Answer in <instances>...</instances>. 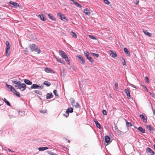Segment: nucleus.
Segmentation results:
<instances>
[{
  "label": "nucleus",
  "mask_w": 155,
  "mask_h": 155,
  "mask_svg": "<svg viewBox=\"0 0 155 155\" xmlns=\"http://www.w3.org/2000/svg\"><path fill=\"white\" fill-rule=\"evenodd\" d=\"M7 101V100L5 98H4V102H5L6 101Z\"/></svg>",
  "instance_id": "nucleus-59"
},
{
  "label": "nucleus",
  "mask_w": 155,
  "mask_h": 155,
  "mask_svg": "<svg viewBox=\"0 0 155 155\" xmlns=\"http://www.w3.org/2000/svg\"><path fill=\"white\" fill-rule=\"evenodd\" d=\"M103 0L104 1V2H105V0Z\"/></svg>",
  "instance_id": "nucleus-64"
},
{
  "label": "nucleus",
  "mask_w": 155,
  "mask_h": 155,
  "mask_svg": "<svg viewBox=\"0 0 155 155\" xmlns=\"http://www.w3.org/2000/svg\"><path fill=\"white\" fill-rule=\"evenodd\" d=\"M143 32L145 35H148L149 36H151L152 35L151 33L149 32L146 30H143Z\"/></svg>",
  "instance_id": "nucleus-29"
},
{
  "label": "nucleus",
  "mask_w": 155,
  "mask_h": 155,
  "mask_svg": "<svg viewBox=\"0 0 155 155\" xmlns=\"http://www.w3.org/2000/svg\"><path fill=\"white\" fill-rule=\"evenodd\" d=\"M59 54L61 55L62 57L64 58L65 60L68 62V64L69 65L70 64L67 55L65 53L62 51H60L59 52Z\"/></svg>",
  "instance_id": "nucleus-4"
},
{
  "label": "nucleus",
  "mask_w": 155,
  "mask_h": 155,
  "mask_svg": "<svg viewBox=\"0 0 155 155\" xmlns=\"http://www.w3.org/2000/svg\"><path fill=\"white\" fill-rule=\"evenodd\" d=\"M73 109L72 107H69L66 110V113L67 114H68L70 113H71L73 112Z\"/></svg>",
  "instance_id": "nucleus-15"
},
{
  "label": "nucleus",
  "mask_w": 155,
  "mask_h": 155,
  "mask_svg": "<svg viewBox=\"0 0 155 155\" xmlns=\"http://www.w3.org/2000/svg\"><path fill=\"white\" fill-rule=\"evenodd\" d=\"M145 81L146 82L148 83L149 82V80L147 76L145 77Z\"/></svg>",
  "instance_id": "nucleus-44"
},
{
  "label": "nucleus",
  "mask_w": 155,
  "mask_h": 155,
  "mask_svg": "<svg viewBox=\"0 0 155 155\" xmlns=\"http://www.w3.org/2000/svg\"><path fill=\"white\" fill-rule=\"evenodd\" d=\"M139 116L142 119L143 122L145 123H147V117L145 114L140 115Z\"/></svg>",
  "instance_id": "nucleus-6"
},
{
  "label": "nucleus",
  "mask_w": 155,
  "mask_h": 155,
  "mask_svg": "<svg viewBox=\"0 0 155 155\" xmlns=\"http://www.w3.org/2000/svg\"><path fill=\"white\" fill-rule=\"evenodd\" d=\"M55 58L57 59V61L63 64H64V61L63 60H62L61 58H57V57H55Z\"/></svg>",
  "instance_id": "nucleus-22"
},
{
  "label": "nucleus",
  "mask_w": 155,
  "mask_h": 155,
  "mask_svg": "<svg viewBox=\"0 0 155 155\" xmlns=\"http://www.w3.org/2000/svg\"><path fill=\"white\" fill-rule=\"evenodd\" d=\"M19 114L20 115H21L22 116L23 115L22 114H24V113L23 112H20V111H19Z\"/></svg>",
  "instance_id": "nucleus-50"
},
{
  "label": "nucleus",
  "mask_w": 155,
  "mask_h": 155,
  "mask_svg": "<svg viewBox=\"0 0 155 155\" xmlns=\"http://www.w3.org/2000/svg\"><path fill=\"white\" fill-rule=\"evenodd\" d=\"M138 130L143 133H145V130L143 129L142 127H139L137 129Z\"/></svg>",
  "instance_id": "nucleus-23"
},
{
  "label": "nucleus",
  "mask_w": 155,
  "mask_h": 155,
  "mask_svg": "<svg viewBox=\"0 0 155 155\" xmlns=\"http://www.w3.org/2000/svg\"><path fill=\"white\" fill-rule=\"evenodd\" d=\"M126 122L127 127H129L131 126L132 125V124L131 123L128 122L127 120H126Z\"/></svg>",
  "instance_id": "nucleus-36"
},
{
  "label": "nucleus",
  "mask_w": 155,
  "mask_h": 155,
  "mask_svg": "<svg viewBox=\"0 0 155 155\" xmlns=\"http://www.w3.org/2000/svg\"><path fill=\"white\" fill-rule=\"evenodd\" d=\"M12 82L15 84V87L19 89L21 91H23L26 89L27 86L25 84H21V81H17L15 80H12Z\"/></svg>",
  "instance_id": "nucleus-1"
},
{
  "label": "nucleus",
  "mask_w": 155,
  "mask_h": 155,
  "mask_svg": "<svg viewBox=\"0 0 155 155\" xmlns=\"http://www.w3.org/2000/svg\"><path fill=\"white\" fill-rule=\"evenodd\" d=\"M52 155H58L53 153V154H52Z\"/></svg>",
  "instance_id": "nucleus-60"
},
{
  "label": "nucleus",
  "mask_w": 155,
  "mask_h": 155,
  "mask_svg": "<svg viewBox=\"0 0 155 155\" xmlns=\"http://www.w3.org/2000/svg\"><path fill=\"white\" fill-rule=\"evenodd\" d=\"M110 55L113 58H115L117 57V54L115 52L113 51L110 50L109 51Z\"/></svg>",
  "instance_id": "nucleus-8"
},
{
  "label": "nucleus",
  "mask_w": 155,
  "mask_h": 155,
  "mask_svg": "<svg viewBox=\"0 0 155 155\" xmlns=\"http://www.w3.org/2000/svg\"><path fill=\"white\" fill-rule=\"evenodd\" d=\"M146 128L150 131L151 133H153V130L151 125L147 126Z\"/></svg>",
  "instance_id": "nucleus-18"
},
{
  "label": "nucleus",
  "mask_w": 155,
  "mask_h": 155,
  "mask_svg": "<svg viewBox=\"0 0 155 155\" xmlns=\"http://www.w3.org/2000/svg\"><path fill=\"white\" fill-rule=\"evenodd\" d=\"M5 44L6 45L5 53L6 54H9L10 53V44L8 41H6Z\"/></svg>",
  "instance_id": "nucleus-5"
},
{
  "label": "nucleus",
  "mask_w": 155,
  "mask_h": 155,
  "mask_svg": "<svg viewBox=\"0 0 155 155\" xmlns=\"http://www.w3.org/2000/svg\"><path fill=\"white\" fill-rule=\"evenodd\" d=\"M94 121L97 127L101 129V126L100 124L97 121L94 120Z\"/></svg>",
  "instance_id": "nucleus-27"
},
{
  "label": "nucleus",
  "mask_w": 155,
  "mask_h": 155,
  "mask_svg": "<svg viewBox=\"0 0 155 155\" xmlns=\"http://www.w3.org/2000/svg\"><path fill=\"white\" fill-rule=\"evenodd\" d=\"M38 17H39L40 19L44 21H45L46 20V19L44 17V15L42 14L39 15Z\"/></svg>",
  "instance_id": "nucleus-25"
},
{
  "label": "nucleus",
  "mask_w": 155,
  "mask_h": 155,
  "mask_svg": "<svg viewBox=\"0 0 155 155\" xmlns=\"http://www.w3.org/2000/svg\"><path fill=\"white\" fill-rule=\"evenodd\" d=\"M8 150L9 151H11V150L10 149H9V148H8Z\"/></svg>",
  "instance_id": "nucleus-62"
},
{
  "label": "nucleus",
  "mask_w": 155,
  "mask_h": 155,
  "mask_svg": "<svg viewBox=\"0 0 155 155\" xmlns=\"http://www.w3.org/2000/svg\"><path fill=\"white\" fill-rule=\"evenodd\" d=\"M45 71L48 73H55L54 71L51 70L49 68L47 67H46L45 68Z\"/></svg>",
  "instance_id": "nucleus-14"
},
{
  "label": "nucleus",
  "mask_w": 155,
  "mask_h": 155,
  "mask_svg": "<svg viewBox=\"0 0 155 155\" xmlns=\"http://www.w3.org/2000/svg\"><path fill=\"white\" fill-rule=\"evenodd\" d=\"M91 54L93 56L95 57H96L97 58L98 57H99V55L98 54H95V53H93L91 52Z\"/></svg>",
  "instance_id": "nucleus-33"
},
{
  "label": "nucleus",
  "mask_w": 155,
  "mask_h": 155,
  "mask_svg": "<svg viewBox=\"0 0 155 155\" xmlns=\"http://www.w3.org/2000/svg\"><path fill=\"white\" fill-rule=\"evenodd\" d=\"M153 147H154V149H155V145H153Z\"/></svg>",
  "instance_id": "nucleus-63"
},
{
  "label": "nucleus",
  "mask_w": 155,
  "mask_h": 155,
  "mask_svg": "<svg viewBox=\"0 0 155 155\" xmlns=\"http://www.w3.org/2000/svg\"><path fill=\"white\" fill-rule=\"evenodd\" d=\"M53 92L56 97H58V94L57 91L56 90H54L53 91Z\"/></svg>",
  "instance_id": "nucleus-38"
},
{
  "label": "nucleus",
  "mask_w": 155,
  "mask_h": 155,
  "mask_svg": "<svg viewBox=\"0 0 155 155\" xmlns=\"http://www.w3.org/2000/svg\"><path fill=\"white\" fill-rule=\"evenodd\" d=\"M84 12L86 15H90V14L88 9L87 8L84 9Z\"/></svg>",
  "instance_id": "nucleus-28"
},
{
  "label": "nucleus",
  "mask_w": 155,
  "mask_h": 155,
  "mask_svg": "<svg viewBox=\"0 0 155 155\" xmlns=\"http://www.w3.org/2000/svg\"><path fill=\"white\" fill-rule=\"evenodd\" d=\"M46 110H40V112L42 114L45 113H46Z\"/></svg>",
  "instance_id": "nucleus-43"
},
{
  "label": "nucleus",
  "mask_w": 155,
  "mask_h": 155,
  "mask_svg": "<svg viewBox=\"0 0 155 155\" xmlns=\"http://www.w3.org/2000/svg\"><path fill=\"white\" fill-rule=\"evenodd\" d=\"M43 84L44 85H45L48 87L49 86L51 85L50 82L48 81H44Z\"/></svg>",
  "instance_id": "nucleus-30"
},
{
  "label": "nucleus",
  "mask_w": 155,
  "mask_h": 155,
  "mask_svg": "<svg viewBox=\"0 0 155 155\" xmlns=\"http://www.w3.org/2000/svg\"><path fill=\"white\" fill-rule=\"evenodd\" d=\"M84 53L85 55V56L87 58H88V57L89 56V53L87 51H85L84 52Z\"/></svg>",
  "instance_id": "nucleus-35"
},
{
  "label": "nucleus",
  "mask_w": 155,
  "mask_h": 155,
  "mask_svg": "<svg viewBox=\"0 0 155 155\" xmlns=\"http://www.w3.org/2000/svg\"><path fill=\"white\" fill-rule=\"evenodd\" d=\"M105 3L107 4V5H109V4L110 3V2H109V1L108 0H105Z\"/></svg>",
  "instance_id": "nucleus-45"
},
{
  "label": "nucleus",
  "mask_w": 155,
  "mask_h": 155,
  "mask_svg": "<svg viewBox=\"0 0 155 155\" xmlns=\"http://www.w3.org/2000/svg\"><path fill=\"white\" fill-rule=\"evenodd\" d=\"M29 47L32 51L37 52L38 53H40L41 52L40 49L38 48V46L36 44H30Z\"/></svg>",
  "instance_id": "nucleus-2"
},
{
  "label": "nucleus",
  "mask_w": 155,
  "mask_h": 155,
  "mask_svg": "<svg viewBox=\"0 0 155 155\" xmlns=\"http://www.w3.org/2000/svg\"><path fill=\"white\" fill-rule=\"evenodd\" d=\"M27 48H25V49L24 50V52L25 53V54H26L27 53Z\"/></svg>",
  "instance_id": "nucleus-53"
},
{
  "label": "nucleus",
  "mask_w": 155,
  "mask_h": 155,
  "mask_svg": "<svg viewBox=\"0 0 155 155\" xmlns=\"http://www.w3.org/2000/svg\"><path fill=\"white\" fill-rule=\"evenodd\" d=\"M64 116H65L66 117H68V116H69V114H67L66 115H65L64 114Z\"/></svg>",
  "instance_id": "nucleus-54"
},
{
  "label": "nucleus",
  "mask_w": 155,
  "mask_h": 155,
  "mask_svg": "<svg viewBox=\"0 0 155 155\" xmlns=\"http://www.w3.org/2000/svg\"><path fill=\"white\" fill-rule=\"evenodd\" d=\"M146 152L148 155H153L154 153L150 148L148 147L146 149Z\"/></svg>",
  "instance_id": "nucleus-10"
},
{
  "label": "nucleus",
  "mask_w": 155,
  "mask_h": 155,
  "mask_svg": "<svg viewBox=\"0 0 155 155\" xmlns=\"http://www.w3.org/2000/svg\"><path fill=\"white\" fill-rule=\"evenodd\" d=\"M105 142L107 143H110L111 141H110V138L108 136H106L105 137Z\"/></svg>",
  "instance_id": "nucleus-13"
},
{
  "label": "nucleus",
  "mask_w": 155,
  "mask_h": 155,
  "mask_svg": "<svg viewBox=\"0 0 155 155\" xmlns=\"http://www.w3.org/2000/svg\"><path fill=\"white\" fill-rule=\"evenodd\" d=\"M48 16L49 17V18L51 19L53 21H55L56 20V18L54 16H53L52 15V14H48Z\"/></svg>",
  "instance_id": "nucleus-21"
},
{
  "label": "nucleus",
  "mask_w": 155,
  "mask_h": 155,
  "mask_svg": "<svg viewBox=\"0 0 155 155\" xmlns=\"http://www.w3.org/2000/svg\"><path fill=\"white\" fill-rule=\"evenodd\" d=\"M24 82L26 84L29 85H31L32 83L31 81L27 79H25L24 80Z\"/></svg>",
  "instance_id": "nucleus-17"
},
{
  "label": "nucleus",
  "mask_w": 155,
  "mask_h": 155,
  "mask_svg": "<svg viewBox=\"0 0 155 155\" xmlns=\"http://www.w3.org/2000/svg\"><path fill=\"white\" fill-rule=\"evenodd\" d=\"M66 140H67L68 141L69 143H70V140H67V139H66Z\"/></svg>",
  "instance_id": "nucleus-61"
},
{
  "label": "nucleus",
  "mask_w": 155,
  "mask_h": 155,
  "mask_svg": "<svg viewBox=\"0 0 155 155\" xmlns=\"http://www.w3.org/2000/svg\"><path fill=\"white\" fill-rule=\"evenodd\" d=\"M103 114L104 115H106L107 114V113L105 110H102Z\"/></svg>",
  "instance_id": "nucleus-41"
},
{
  "label": "nucleus",
  "mask_w": 155,
  "mask_h": 155,
  "mask_svg": "<svg viewBox=\"0 0 155 155\" xmlns=\"http://www.w3.org/2000/svg\"><path fill=\"white\" fill-rule=\"evenodd\" d=\"M9 3L10 4L12 5V6L14 8H16L19 6V5L18 3L12 1H10L9 2Z\"/></svg>",
  "instance_id": "nucleus-11"
},
{
  "label": "nucleus",
  "mask_w": 155,
  "mask_h": 155,
  "mask_svg": "<svg viewBox=\"0 0 155 155\" xmlns=\"http://www.w3.org/2000/svg\"><path fill=\"white\" fill-rule=\"evenodd\" d=\"M53 97V95L52 93H47L46 95V98L47 99H50Z\"/></svg>",
  "instance_id": "nucleus-20"
},
{
  "label": "nucleus",
  "mask_w": 155,
  "mask_h": 155,
  "mask_svg": "<svg viewBox=\"0 0 155 155\" xmlns=\"http://www.w3.org/2000/svg\"><path fill=\"white\" fill-rule=\"evenodd\" d=\"M74 106L76 108H78L79 107V105L78 102H77L76 103V105L74 104Z\"/></svg>",
  "instance_id": "nucleus-42"
},
{
  "label": "nucleus",
  "mask_w": 155,
  "mask_h": 155,
  "mask_svg": "<svg viewBox=\"0 0 155 155\" xmlns=\"http://www.w3.org/2000/svg\"><path fill=\"white\" fill-rule=\"evenodd\" d=\"M142 86L143 87L144 89L145 90H147V91H148V90L147 89V87L144 85H142Z\"/></svg>",
  "instance_id": "nucleus-49"
},
{
  "label": "nucleus",
  "mask_w": 155,
  "mask_h": 155,
  "mask_svg": "<svg viewBox=\"0 0 155 155\" xmlns=\"http://www.w3.org/2000/svg\"><path fill=\"white\" fill-rule=\"evenodd\" d=\"M70 102L72 106L74 107V105L75 104V101L73 98H71L70 99Z\"/></svg>",
  "instance_id": "nucleus-24"
},
{
  "label": "nucleus",
  "mask_w": 155,
  "mask_h": 155,
  "mask_svg": "<svg viewBox=\"0 0 155 155\" xmlns=\"http://www.w3.org/2000/svg\"><path fill=\"white\" fill-rule=\"evenodd\" d=\"M47 152L50 155H52V154H53V153L51 151H47Z\"/></svg>",
  "instance_id": "nucleus-48"
},
{
  "label": "nucleus",
  "mask_w": 155,
  "mask_h": 155,
  "mask_svg": "<svg viewBox=\"0 0 155 155\" xmlns=\"http://www.w3.org/2000/svg\"><path fill=\"white\" fill-rule=\"evenodd\" d=\"M150 104H151V105L152 109L153 112V114L155 115V110L153 109L152 104L151 103Z\"/></svg>",
  "instance_id": "nucleus-47"
},
{
  "label": "nucleus",
  "mask_w": 155,
  "mask_h": 155,
  "mask_svg": "<svg viewBox=\"0 0 155 155\" xmlns=\"http://www.w3.org/2000/svg\"><path fill=\"white\" fill-rule=\"evenodd\" d=\"M131 86L132 87H134V88H137L136 87V86L134 85H133V84H132L131 85Z\"/></svg>",
  "instance_id": "nucleus-55"
},
{
  "label": "nucleus",
  "mask_w": 155,
  "mask_h": 155,
  "mask_svg": "<svg viewBox=\"0 0 155 155\" xmlns=\"http://www.w3.org/2000/svg\"><path fill=\"white\" fill-rule=\"evenodd\" d=\"M77 57L78 59V60L81 64H84L85 61L82 57L79 55H77Z\"/></svg>",
  "instance_id": "nucleus-9"
},
{
  "label": "nucleus",
  "mask_w": 155,
  "mask_h": 155,
  "mask_svg": "<svg viewBox=\"0 0 155 155\" xmlns=\"http://www.w3.org/2000/svg\"><path fill=\"white\" fill-rule=\"evenodd\" d=\"M89 36L91 39H94V40L97 39V38H96L95 37H94L92 35H89Z\"/></svg>",
  "instance_id": "nucleus-40"
},
{
  "label": "nucleus",
  "mask_w": 155,
  "mask_h": 155,
  "mask_svg": "<svg viewBox=\"0 0 155 155\" xmlns=\"http://www.w3.org/2000/svg\"><path fill=\"white\" fill-rule=\"evenodd\" d=\"M5 103L7 104V105L9 106H11L9 102L7 100L6 101V102H5Z\"/></svg>",
  "instance_id": "nucleus-46"
},
{
  "label": "nucleus",
  "mask_w": 155,
  "mask_h": 155,
  "mask_svg": "<svg viewBox=\"0 0 155 155\" xmlns=\"http://www.w3.org/2000/svg\"><path fill=\"white\" fill-rule=\"evenodd\" d=\"M40 87V86L36 84H33L31 87V89H38Z\"/></svg>",
  "instance_id": "nucleus-16"
},
{
  "label": "nucleus",
  "mask_w": 155,
  "mask_h": 155,
  "mask_svg": "<svg viewBox=\"0 0 155 155\" xmlns=\"http://www.w3.org/2000/svg\"><path fill=\"white\" fill-rule=\"evenodd\" d=\"M124 51L125 53L126 54V55L129 56L130 57V52L128 50L127 48H124Z\"/></svg>",
  "instance_id": "nucleus-19"
},
{
  "label": "nucleus",
  "mask_w": 155,
  "mask_h": 155,
  "mask_svg": "<svg viewBox=\"0 0 155 155\" xmlns=\"http://www.w3.org/2000/svg\"><path fill=\"white\" fill-rule=\"evenodd\" d=\"M57 15L59 18L62 20L64 21L65 20H67V19H66V17L64 16V15L61 13H58Z\"/></svg>",
  "instance_id": "nucleus-7"
},
{
  "label": "nucleus",
  "mask_w": 155,
  "mask_h": 155,
  "mask_svg": "<svg viewBox=\"0 0 155 155\" xmlns=\"http://www.w3.org/2000/svg\"><path fill=\"white\" fill-rule=\"evenodd\" d=\"M114 124H115V127H114V128H115V130L116 131H117V130H118V128L116 126V125H115V123H114Z\"/></svg>",
  "instance_id": "nucleus-51"
},
{
  "label": "nucleus",
  "mask_w": 155,
  "mask_h": 155,
  "mask_svg": "<svg viewBox=\"0 0 155 155\" xmlns=\"http://www.w3.org/2000/svg\"><path fill=\"white\" fill-rule=\"evenodd\" d=\"M48 149V148L47 147H41L38 148V150L40 151H43Z\"/></svg>",
  "instance_id": "nucleus-26"
},
{
  "label": "nucleus",
  "mask_w": 155,
  "mask_h": 155,
  "mask_svg": "<svg viewBox=\"0 0 155 155\" xmlns=\"http://www.w3.org/2000/svg\"><path fill=\"white\" fill-rule=\"evenodd\" d=\"M136 4L137 5L139 2V1L138 0H136Z\"/></svg>",
  "instance_id": "nucleus-56"
},
{
  "label": "nucleus",
  "mask_w": 155,
  "mask_h": 155,
  "mask_svg": "<svg viewBox=\"0 0 155 155\" xmlns=\"http://www.w3.org/2000/svg\"><path fill=\"white\" fill-rule=\"evenodd\" d=\"M34 92L35 93H36L37 94H39L40 95H41L42 94V92L41 91H40L39 90H35L34 91Z\"/></svg>",
  "instance_id": "nucleus-32"
},
{
  "label": "nucleus",
  "mask_w": 155,
  "mask_h": 155,
  "mask_svg": "<svg viewBox=\"0 0 155 155\" xmlns=\"http://www.w3.org/2000/svg\"><path fill=\"white\" fill-rule=\"evenodd\" d=\"M40 87L39 88V89H42L44 87V86L43 85H42L41 86H40Z\"/></svg>",
  "instance_id": "nucleus-52"
},
{
  "label": "nucleus",
  "mask_w": 155,
  "mask_h": 155,
  "mask_svg": "<svg viewBox=\"0 0 155 155\" xmlns=\"http://www.w3.org/2000/svg\"><path fill=\"white\" fill-rule=\"evenodd\" d=\"M6 86L8 89L9 88L10 89V91H11L14 93V94L16 95L17 97H20V94L18 92H17L15 88H14L11 85L8 84H6Z\"/></svg>",
  "instance_id": "nucleus-3"
},
{
  "label": "nucleus",
  "mask_w": 155,
  "mask_h": 155,
  "mask_svg": "<svg viewBox=\"0 0 155 155\" xmlns=\"http://www.w3.org/2000/svg\"><path fill=\"white\" fill-rule=\"evenodd\" d=\"M87 59H88L89 61L91 62V63H93L94 62V60L91 57L88 56V58H87Z\"/></svg>",
  "instance_id": "nucleus-34"
},
{
  "label": "nucleus",
  "mask_w": 155,
  "mask_h": 155,
  "mask_svg": "<svg viewBox=\"0 0 155 155\" xmlns=\"http://www.w3.org/2000/svg\"><path fill=\"white\" fill-rule=\"evenodd\" d=\"M149 94L151 96H153L152 95V94L150 92H149Z\"/></svg>",
  "instance_id": "nucleus-58"
},
{
  "label": "nucleus",
  "mask_w": 155,
  "mask_h": 155,
  "mask_svg": "<svg viewBox=\"0 0 155 155\" xmlns=\"http://www.w3.org/2000/svg\"><path fill=\"white\" fill-rule=\"evenodd\" d=\"M63 72L64 73V75H65L66 73L64 72V70H63Z\"/></svg>",
  "instance_id": "nucleus-57"
},
{
  "label": "nucleus",
  "mask_w": 155,
  "mask_h": 155,
  "mask_svg": "<svg viewBox=\"0 0 155 155\" xmlns=\"http://www.w3.org/2000/svg\"><path fill=\"white\" fill-rule=\"evenodd\" d=\"M124 91L127 96V97L128 99H130V91L127 88L125 89L124 90Z\"/></svg>",
  "instance_id": "nucleus-12"
},
{
  "label": "nucleus",
  "mask_w": 155,
  "mask_h": 155,
  "mask_svg": "<svg viewBox=\"0 0 155 155\" xmlns=\"http://www.w3.org/2000/svg\"><path fill=\"white\" fill-rule=\"evenodd\" d=\"M114 85L116 90L117 91L118 90V83H117L116 82L115 83Z\"/></svg>",
  "instance_id": "nucleus-39"
},
{
  "label": "nucleus",
  "mask_w": 155,
  "mask_h": 155,
  "mask_svg": "<svg viewBox=\"0 0 155 155\" xmlns=\"http://www.w3.org/2000/svg\"><path fill=\"white\" fill-rule=\"evenodd\" d=\"M70 34L73 38H75L77 37V35L73 31L70 32Z\"/></svg>",
  "instance_id": "nucleus-31"
},
{
  "label": "nucleus",
  "mask_w": 155,
  "mask_h": 155,
  "mask_svg": "<svg viewBox=\"0 0 155 155\" xmlns=\"http://www.w3.org/2000/svg\"><path fill=\"white\" fill-rule=\"evenodd\" d=\"M122 60L121 61H122V63L123 64V65H126V62L125 59L123 57H122Z\"/></svg>",
  "instance_id": "nucleus-37"
}]
</instances>
